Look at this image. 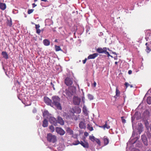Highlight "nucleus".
Listing matches in <instances>:
<instances>
[{"mask_svg": "<svg viewBox=\"0 0 151 151\" xmlns=\"http://www.w3.org/2000/svg\"><path fill=\"white\" fill-rule=\"evenodd\" d=\"M40 27V26L39 24H36V25H35V28H36V33L38 35H40L41 31V30L39 29Z\"/></svg>", "mask_w": 151, "mask_h": 151, "instance_id": "obj_16", "label": "nucleus"}, {"mask_svg": "<svg viewBox=\"0 0 151 151\" xmlns=\"http://www.w3.org/2000/svg\"><path fill=\"white\" fill-rule=\"evenodd\" d=\"M42 1L46 2L47 1V0H41Z\"/></svg>", "mask_w": 151, "mask_h": 151, "instance_id": "obj_49", "label": "nucleus"}, {"mask_svg": "<svg viewBox=\"0 0 151 151\" xmlns=\"http://www.w3.org/2000/svg\"><path fill=\"white\" fill-rule=\"evenodd\" d=\"M103 140H104L105 145H106L108 144L109 143V140L107 138H104Z\"/></svg>", "mask_w": 151, "mask_h": 151, "instance_id": "obj_30", "label": "nucleus"}, {"mask_svg": "<svg viewBox=\"0 0 151 151\" xmlns=\"http://www.w3.org/2000/svg\"><path fill=\"white\" fill-rule=\"evenodd\" d=\"M7 26H9V27H11L12 25V21L11 19L10 20H7Z\"/></svg>", "mask_w": 151, "mask_h": 151, "instance_id": "obj_25", "label": "nucleus"}, {"mask_svg": "<svg viewBox=\"0 0 151 151\" xmlns=\"http://www.w3.org/2000/svg\"><path fill=\"white\" fill-rule=\"evenodd\" d=\"M146 51L147 53H149L151 50V49L150 47V46L148 45V43L147 42L146 43Z\"/></svg>", "mask_w": 151, "mask_h": 151, "instance_id": "obj_20", "label": "nucleus"}, {"mask_svg": "<svg viewBox=\"0 0 151 151\" xmlns=\"http://www.w3.org/2000/svg\"><path fill=\"white\" fill-rule=\"evenodd\" d=\"M95 141H96V142H97V144H99V145H101V142L99 139H96Z\"/></svg>", "mask_w": 151, "mask_h": 151, "instance_id": "obj_36", "label": "nucleus"}, {"mask_svg": "<svg viewBox=\"0 0 151 151\" xmlns=\"http://www.w3.org/2000/svg\"><path fill=\"white\" fill-rule=\"evenodd\" d=\"M89 139L93 142H94L96 140L94 136H89Z\"/></svg>", "mask_w": 151, "mask_h": 151, "instance_id": "obj_33", "label": "nucleus"}, {"mask_svg": "<svg viewBox=\"0 0 151 151\" xmlns=\"http://www.w3.org/2000/svg\"><path fill=\"white\" fill-rule=\"evenodd\" d=\"M78 111L79 112L78 113H80L81 111V110L79 108H78Z\"/></svg>", "mask_w": 151, "mask_h": 151, "instance_id": "obj_48", "label": "nucleus"}, {"mask_svg": "<svg viewBox=\"0 0 151 151\" xmlns=\"http://www.w3.org/2000/svg\"><path fill=\"white\" fill-rule=\"evenodd\" d=\"M80 145L83 146L84 148H88L89 147V145L88 142L84 140L83 142L81 141Z\"/></svg>", "mask_w": 151, "mask_h": 151, "instance_id": "obj_8", "label": "nucleus"}, {"mask_svg": "<svg viewBox=\"0 0 151 151\" xmlns=\"http://www.w3.org/2000/svg\"><path fill=\"white\" fill-rule=\"evenodd\" d=\"M55 132L60 135H63L65 134V132L61 128L57 127L55 129Z\"/></svg>", "mask_w": 151, "mask_h": 151, "instance_id": "obj_3", "label": "nucleus"}, {"mask_svg": "<svg viewBox=\"0 0 151 151\" xmlns=\"http://www.w3.org/2000/svg\"><path fill=\"white\" fill-rule=\"evenodd\" d=\"M107 50L106 47H103L102 48L101 47H99L96 49V51L99 53H103L105 51Z\"/></svg>", "mask_w": 151, "mask_h": 151, "instance_id": "obj_10", "label": "nucleus"}, {"mask_svg": "<svg viewBox=\"0 0 151 151\" xmlns=\"http://www.w3.org/2000/svg\"><path fill=\"white\" fill-rule=\"evenodd\" d=\"M64 83H65L66 86H69L72 85L73 83V81L71 78L68 77L65 79Z\"/></svg>", "mask_w": 151, "mask_h": 151, "instance_id": "obj_4", "label": "nucleus"}, {"mask_svg": "<svg viewBox=\"0 0 151 151\" xmlns=\"http://www.w3.org/2000/svg\"><path fill=\"white\" fill-rule=\"evenodd\" d=\"M43 42L45 46H49L50 44V41L47 39L44 40L43 41Z\"/></svg>", "mask_w": 151, "mask_h": 151, "instance_id": "obj_23", "label": "nucleus"}, {"mask_svg": "<svg viewBox=\"0 0 151 151\" xmlns=\"http://www.w3.org/2000/svg\"><path fill=\"white\" fill-rule=\"evenodd\" d=\"M49 114V112L47 111H45L43 113V116L45 117Z\"/></svg>", "mask_w": 151, "mask_h": 151, "instance_id": "obj_32", "label": "nucleus"}, {"mask_svg": "<svg viewBox=\"0 0 151 151\" xmlns=\"http://www.w3.org/2000/svg\"><path fill=\"white\" fill-rule=\"evenodd\" d=\"M64 93L66 95H64L65 96H66L68 97L71 96L72 95V94L71 92L68 90L66 89Z\"/></svg>", "mask_w": 151, "mask_h": 151, "instance_id": "obj_15", "label": "nucleus"}, {"mask_svg": "<svg viewBox=\"0 0 151 151\" xmlns=\"http://www.w3.org/2000/svg\"><path fill=\"white\" fill-rule=\"evenodd\" d=\"M87 129L90 131H91L93 130V127L90 124H88L87 125Z\"/></svg>", "mask_w": 151, "mask_h": 151, "instance_id": "obj_26", "label": "nucleus"}, {"mask_svg": "<svg viewBox=\"0 0 151 151\" xmlns=\"http://www.w3.org/2000/svg\"><path fill=\"white\" fill-rule=\"evenodd\" d=\"M35 2H36L37 0H34Z\"/></svg>", "mask_w": 151, "mask_h": 151, "instance_id": "obj_54", "label": "nucleus"}, {"mask_svg": "<svg viewBox=\"0 0 151 151\" xmlns=\"http://www.w3.org/2000/svg\"><path fill=\"white\" fill-rule=\"evenodd\" d=\"M81 99L80 98L75 96L73 98V103L75 105H79L80 104Z\"/></svg>", "mask_w": 151, "mask_h": 151, "instance_id": "obj_7", "label": "nucleus"}, {"mask_svg": "<svg viewBox=\"0 0 151 151\" xmlns=\"http://www.w3.org/2000/svg\"><path fill=\"white\" fill-rule=\"evenodd\" d=\"M57 122L62 125H63L64 124V121L62 117L59 116L57 118Z\"/></svg>", "mask_w": 151, "mask_h": 151, "instance_id": "obj_11", "label": "nucleus"}, {"mask_svg": "<svg viewBox=\"0 0 151 151\" xmlns=\"http://www.w3.org/2000/svg\"><path fill=\"white\" fill-rule=\"evenodd\" d=\"M84 135L86 137H87V136H88V134L87 132H85L84 133Z\"/></svg>", "mask_w": 151, "mask_h": 151, "instance_id": "obj_43", "label": "nucleus"}, {"mask_svg": "<svg viewBox=\"0 0 151 151\" xmlns=\"http://www.w3.org/2000/svg\"><path fill=\"white\" fill-rule=\"evenodd\" d=\"M47 139L49 142L54 143L57 141L56 137L50 133L47 134Z\"/></svg>", "mask_w": 151, "mask_h": 151, "instance_id": "obj_2", "label": "nucleus"}, {"mask_svg": "<svg viewBox=\"0 0 151 151\" xmlns=\"http://www.w3.org/2000/svg\"><path fill=\"white\" fill-rule=\"evenodd\" d=\"M136 150L137 151H139V150Z\"/></svg>", "mask_w": 151, "mask_h": 151, "instance_id": "obj_57", "label": "nucleus"}, {"mask_svg": "<svg viewBox=\"0 0 151 151\" xmlns=\"http://www.w3.org/2000/svg\"><path fill=\"white\" fill-rule=\"evenodd\" d=\"M50 84H51V85L52 86V87L53 88V90H55V87H54V85L52 83V82H51Z\"/></svg>", "mask_w": 151, "mask_h": 151, "instance_id": "obj_44", "label": "nucleus"}, {"mask_svg": "<svg viewBox=\"0 0 151 151\" xmlns=\"http://www.w3.org/2000/svg\"><path fill=\"white\" fill-rule=\"evenodd\" d=\"M98 56V54L97 53H94L93 54H90L88 57V59H93L97 57Z\"/></svg>", "mask_w": 151, "mask_h": 151, "instance_id": "obj_13", "label": "nucleus"}, {"mask_svg": "<svg viewBox=\"0 0 151 151\" xmlns=\"http://www.w3.org/2000/svg\"><path fill=\"white\" fill-rule=\"evenodd\" d=\"M141 139L142 140L143 143L145 145H148V142H147V139L145 135H143L141 136Z\"/></svg>", "mask_w": 151, "mask_h": 151, "instance_id": "obj_9", "label": "nucleus"}, {"mask_svg": "<svg viewBox=\"0 0 151 151\" xmlns=\"http://www.w3.org/2000/svg\"><path fill=\"white\" fill-rule=\"evenodd\" d=\"M103 53H104L105 54L107 55V56L108 57L110 56L111 58H112V56L110 55V54H109V52H108L107 51H105V52Z\"/></svg>", "mask_w": 151, "mask_h": 151, "instance_id": "obj_35", "label": "nucleus"}, {"mask_svg": "<svg viewBox=\"0 0 151 151\" xmlns=\"http://www.w3.org/2000/svg\"><path fill=\"white\" fill-rule=\"evenodd\" d=\"M99 127H101V128H102L104 129H105L106 128L107 129H109L110 128V126L108 125L107 124V121H106V122H105V124L104 125L102 126H99Z\"/></svg>", "mask_w": 151, "mask_h": 151, "instance_id": "obj_17", "label": "nucleus"}, {"mask_svg": "<svg viewBox=\"0 0 151 151\" xmlns=\"http://www.w3.org/2000/svg\"><path fill=\"white\" fill-rule=\"evenodd\" d=\"M44 102L48 105L50 106H52V100L49 99V98L47 96L44 97Z\"/></svg>", "mask_w": 151, "mask_h": 151, "instance_id": "obj_5", "label": "nucleus"}, {"mask_svg": "<svg viewBox=\"0 0 151 151\" xmlns=\"http://www.w3.org/2000/svg\"><path fill=\"white\" fill-rule=\"evenodd\" d=\"M151 32L149 31H147L146 35V37H145V39H146L147 41H148L149 40L151 39Z\"/></svg>", "mask_w": 151, "mask_h": 151, "instance_id": "obj_12", "label": "nucleus"}, {"mask_svg": "<svg viewBox=\"0 0 151 151\" xmlns=\"http://www.w3.org/2000/svg\"><path fill=\"white\" fill-rule=\"evenodd\" d=\"M115 64L116 65H117V63H118V62H115Z\"/></svg>", "mask_w": 151, "mask_h": 151, "instance_id": "obj_52", "label": "nucleus"}, {"mask_svg": "<svg viewBox=\"0 0 151 151\" xmlns=\"http://www.w3.org/2000/svg\"><path fill=\"white\" fill-rule=\"evenodd\" d=\"M49 128L50 130H51V132H53L55 131V129L54 127L52 125H51L49 127Z\"/></svg>", "mask_w": 151, "mask_h": 151, "instance_id": "obj_31", "label": "nucleus"}, {"mask_svg": "<svg viewBox=\"0 0 151 151\" xmlns=\"http://www.w3.org/2000/svg\"><path fill=\"white\" fill-rule=\"evenodd\" d=\"M32 5L33 8L35 7V6H37V5L35 4V3L32 4Z\"/></svg>", "mask_w": 151, "mask_h": 151, "instance_id": "obj_46", "label": "nucleus"}, {"mask_svg": "<svg viewBox=\"0 0 151 151\" xmlns=\"http://www.w3.org/2000/svg\"><path fill=\"white\" fill-rule=\"evenodd\" d=\"M132 70H129L128 71V73L130 75V74H132Z\"/></svg>", "mask_w": 151, "mask_h": 151, "instance_id": "obj_45", "label": "nucleus"}, {"mask_svg": "<svg viewBox=\"0 0 151 151\" xmlns=\"http://www.w3.org/2000/svg\"><path fill=\"white\" fill-rule=\"evenodd\" d=\"M148 45H150V48H151V41L150 44H148Z\"/></svg>", "mask_w": 151, "mask_h": 151, "instance_id": "obj_50", "label": "nucleus"}, {"mask_svg": "<svg viewBox=\"0 0 151 151\" xmlns=\"http://www.w3.org/2000/svg\"><path fill=\"white\" fill-rule=\"evenodd\" d=\"M55 42H57V40H55Z\"/></svg>", "mask_w": 151, "mask_h": 151, "instance_id": "obj_56", "label": "nucleus"}, {"mask_svg": "<svg viewBox=\"0 0 151 151\" xmlns=\"http://www.w3.org/2000/svg\"><path fill=\"white\" fill-rule=\"evenodd\" d=\"M96 85V83L95 82H94V83H93L94 86V87H95Z\"/></svg>", "mask_w": 151, "mask_h": 151, "instance_id": "obj_47", "label": "nucleus"}, {"mask_svg": "<svg viewBox=\"0 0 151 151\" xmlns=\"http://www.w3.org/2000/svg\"><path fill=\"white\" fill-rule=\"evenodd\" d=\"M66 132H67L70 135H73V131H72V130L70 129L68 127L66 128Z\"/></svg>", "mask_w": 151, "mask_h": 151, "instance_id": "obj_22", "label": "nucleus"}, {"mask_svg": "<svg viewBox=\"0 0 151 151\" xmlns=\"http://www.w3.org/2000/svg\"><path fill=\"white\" fill-rule=\"evenodd\" d=\"M1 55H3V58L6 59H7L9 58V56H8L7 53L5 51L2 52Z\"/></svg>", "mask_w": 151, "mask_h": 151, "instance_id": "obj_19", "label": "nucleus"}, {"mask_svg": "<svg viewBox=\"0 0 151 151\" xmlns=\"http://www.w3.org/2000/svg\"><path fill=\"white\" fill-rule=\"evenodd\" d=\"M147 151H151V150L150 149H149L147 150Z\"/></svg>", "mask_w": 151, "mask_h": 151, "instance_id": "obj_55", "label": "nucleus"}, {"mask_svg": "<svg viewBox=\"0 0 151 151\" xmlns=\"http://www.w3.org/2000/svg\"><path fill=\"white\" fill-rule=\"evenodd\" d=\"M49 121L51 124L56 126L57 125V120L54 117L51 116L49 118Z\"/></svg>", "mask_w": 151, "mask_h": 151, "instance_id": "obj_6", "label": "nucleus"}, {"mask_svg": "<svg viewBox=\"0 0 151 151\" xmlns=\"http://www.w3.org/2000/svg\"><path fill=\"white\" fill-rule=\"evenodd\" d=\"M81 141L80 142L79 141H76L74 142H73V145H76L78 144H80Z\"/></svg>", "mask_w": 151, "mask_h": 151, "instance_id": "obj_34", "label": "nucleus"}, {"mask_svg": "<svg viewBox=\"0 0 151 151\" xmlns=\"http://www.w3.org/2000/svg\"><path fill=\"white\" fill-rule=\"evenodd\" d=\"M83 112L84 113V115L86 116H87L88 115V110L86 109V107L84 106L83 107L82 109Z\"/></svg>", "mask_w": 151, "mask_h": 151, "instance_id": "obj_24", "label": "nucleus"}, {"mask_svg": "<svg viewBox=\"0 0 151 151\" xmlns=\"http://www.w3.org/2000/svg\"><path fill=\"white\" fill-rule=\"evenodd\" d=\"M121 119L122 120V122L123 123H125L126 122V120L125 119H124L123 116L121 117Z\"/></svg>", "mask_w": 151, "mask_h": 151, "instance_id": "obj_38", "label": "nucleus"}, {"mask_svg": "<svg viewBox=\"0 0 151 151\" xmlns=\"http://www.w3.org/2000/svg\"><path fill=\"white\" fill-rule=\"evenodd\" d=\"M146 127L147 129V130H148L149 128L150 129V131L151 132V123L150 124V126H149V127L146 126Z\"/></svg>", "mask_w": 151, "mask_h": 151, "instance_id": "obj_41", "label": "nucleus"}, {"mask_svg": "<svg viewBox=\"0 0 151 151\" xmlns=\"http://www.w3.org/2000/svg\"><path fill=\"white\" fill-rule=\"evenodd\" d=\"M86 60H87L86 58L85 59H84V60H83L82 61L83 64H85V63H86Z\"/></svg>", "mask_w": 151, "mask_h": 151, "instance_id": "obj_42", "label": "nucleus"}, {"mask_svg": "<svg viewBox=\"0 0 151 151\" xmlns=\"http://www.w3.org/2000/svg\"><path fill=\"white\" fill-rule=\"evenodd\" d=\"M55 51H62V49L60 48V47L57 45H55Z\"/></svg>", "mask_w": 151, "mask_h": 151, "instance_id": "obj_28", "label": "nucleus"}, {"mask_svg": "<svg viewBox=\"0 0 151 151\" xmlns=\"http://www.w3.org/2000/svg\"><path fill=\"white\" fill-rule=\"evenodd\" d=\"M124 84V85L125 86H126V88H127L130 85V84H128V83H127V82H125Z\"/></svg>", "mask_w": 151, "mask_h": 151, "instance_id": "obj_40", "label": "nucleus"}, {"mask_svg": "<svg viewBox=\"0 0 151 151\" xmlns=\"http://www.w3.org/2000/svg\"><path fill=\"white\" fill-rule=\"evenodd\" d=\"M120 94V91H119V90L117 88H116V90L115 96H116L117 97L119 96Z\"/></svg>", "mask_w": 151, "mask_h": 151, "instance_id": "obj_27", "label": "nucleus"}, {"mask_svg": "<svg viewBox=\"0 0 151 151\" xmlns=\"http://www.w3.org/2000/svg\"><path fill=\"white\" fill-rule=\"evenodd\" d=\"M79 127L81 129H85L86 128V124L84 122H81L79 124Z\"/></svg>", "mask_w": 151, "mask_h": 151, "instance_id": "obj_14", "label": "nucleus"}, {"mask_svg": "<svg viewBox=\"0 0 151 151\" xmlns=\"http://www.w3.org/2000/svg\"><path fill=\"white\" fill-rule=\"evenodd\" d=\"M129 86H130V88H131L133 87L132 85H130Z\"/></svg>", "mask_w": 151, "mask_h": 151, "instance_id": "obj_53", "label": "nucleus"}, {"mask_svg": "<svg viewBox=\"0 0 151 151\" xmlns=\"http://www.w3.org/2000/svg\"><path fill=\"white\" fill-rule=\"evenodd\" d=\"M112 53H113L114 54V55H117V54H116V53L115 52H112Z\"/></svg>", "mask_w": 151, "mask_h": 151, "instance_id": "obj_51", "label": "nucleus"}, {"mask_svg": "<svg viewBox=\"0 0 151 151\" xmlns=\"http://www.w3.org/2000/svg\"><path fill=\"white\" fill-rule=\"evenodd\" d=\"M33 11L34 9H29L27 11V13L28 14H30L33 12Z\"/></svg>", "mask_w": 151, "mask_h": 151, "instance_id": "obj_37", "label": "nucleus"}, {"mask_svg": "<svg viewBox=\"0 0 151 151\" xmlns=\"http://www.w3.org/2000/svg\"><path fill=\"white\" fill-rule=\"evenodd\" d=\"M88 98L90 100L93 99V96H92L91 94H88Z\"/></svg>", "mask_w": 151, "mask_h": 151, "instance_id": "obj_39", "label": "nucleus"}, {"mask_svg": "<svg viewBox=\"0 0 151 151\" xmlns=\"http://www.w3.org/2000/svg\"><path fill=\"white\" fill-rule=\"evenodd\" d=\"M147 102L149 104H151V97L149 96L147 99Z\"/></svg>", "mask_w": 151, "mask_h": 151, "instance_id": "obj_29", "label": "nucleus"}, {"mask_svg": "<svg viewBox=\"0 0 151 151\" xmlns=\"http://www.w3.org/2000/svg\"><path fill=\"white\" fill-rule=\"evenodd\" d=\"M6 5L5 3H0V8L2 10H4L6 9Z\"/></svg>", "mask_w": 151, "mask_h": 151, "instance_id": "obj_18", "label": "nucleus"}, {"mask_svg": "<svg viewBox=\"0 0 151 151\" xmlns=\"http://www.w3.org/2000/svg\"><path fill=\"white\" fill-rule=\"evenodd\" d=\"M48 124V121L45 119H44L42 122V127H47Z\"/></svg>", "mask_w": 151, "mask_h": 151, "instance_id": "obj_21", "label": "nucleus"}, {"mask_svg": "<svg viewBox=\"0 0 151 151\" xmlns=\"http://www.w3.org/2000/svg\"><path fill=\"white\" fill-rule=\"evenodd\" d=\"M51 99L52 101V105H55L58 109L61 110L62 108L60 103V98L57 96H52Z\"/></svg>", "mask_w": 151, "mask_h": 151, "instance_id": "obj_1", "label": "nucleus"}]
</instances>
